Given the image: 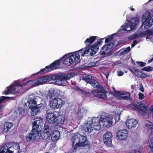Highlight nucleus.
I'll use <instances>...</instances> for the list:
<instances>
[{"label":"nucleus","instance_id":"46","mask_svg":"<svg viewBox=\"0 0 153 153\" xmlns=\"http://www.w3.org/2000/svg\"><path fill=\"white\" fill-rule=\"evenodd\" d=\"M140 73H141V74L140 75V74L139 76L141 78H145L149 76V75H147V74H145L144 73L140 72Z\"/></svg>","mask_w":153,"mask_h":153},{"label":"nucleus","instance_id":"19","mask_svg":"<svg viewBox=\"0 0 153 153\" xmlns=\"http://www.w3.org/2000/svg\"><path fill=\"white\" fill-rule=\"evenodd\" d=\"M51 80H52L51 76H45L39 78L36 83L37 85H38L42 83L49 82Z\"/></svg>","mask_w":153,"mask_h":153},{"label":"nucleus","instance_id":"16","mask_svg":"<svg viewBox=\"0 0 153 153\" xmlns=\"http://www.w3.org/2000/svg\"><path fill=\"white\" fill-rule=\"evenodd\" d=\"M128 133V131L126 129L119 131L117 133V137L120 140H123L127 138Z\"/></svg>","mask_w":153,"mask_h":153},{"label":"nucleus","instance_id":"3","mask_svg":"<svg viewBox=\"0 0 153 153\" xmlns=\"http://www.w3.org/2000/svg\"><path fill=\"white\" fill-rule=\"evenodd\" d=\"M72 141V147L74 150L79 147L84 146L88 143L86 137L78 133L74 134Z\"/></svg>","mask_w":153,"mask_h":153},{"label":"nucleus","instance_id":"55","mask_svg":"<svg viewBox=\"0 0 153 153\" xmlns=\"http://www.w3.org/2000/svg\"><path fill=\"white\" fill-rule=\"evenodd\" d=\"M15 148L16 150H17L19 153V151L20 146L19 144H16L15 146Z\"/></svg>","mask_w":153,"mask_h":153},{"label":"nucleus","instance_id":"43","mask_svg":"<svg viewBox=\"0 0 153 153\" xmlns=\"http://www.w3.org/2000/svg\"><path fill=\"white\" fill-rule=\"evenodd\" d=\"M122 91H117L114 90V95L116 96H118L120 97H121Z\"/></svg>","mask_w":153,"mask_h":153},{"label":"nucleus","instance_id":"6","mask_svg":"<svg viewBox=\"0 0 153 153\" xmlns=\"http://www.w3.org/2000/svg\"><path fill=\"white\" fill-rule=\"evenodd\" d=\"M130 106L134 110H137L138 112L141 115L145 114L148 116L149 114L146 112L147 108L144 106L143 104H140L139 103H137V104H134L131 105Z\"/></svg>","mask_w":153,"mask_h":153},{"label":"nucleus","instance_id":"5","mask_svg":"<svg viewBox=\"0 0 153 153\" xmlns=\"http://www.w3.org/2000/svg\"><path fill=\"white\" fill-rule=\"evenodd\" d=\"M113 39H105V42L108 43L105 45L101 48L100 53L101 55H108L114 45V42Z\"/></svg>","mask_w":153,"mask_h":153},{"label":"nucleus","instance_id":"54","mask_svg":"<svg viewBox=\"0 0 153 153\" xmlns=\"http://www.w3.org/2000/svg\"><path fill=\"white\" fill-rule=\"evenodd\" d=\"M138 95L139 98L140 99L142 100L144 98V95L142 93H139Z\"/></svg>","mask_w":153,"mask_h":153},{"label":"nucleus","instance_id":"60","mask_svg":"<svg viewBox=\"0 0 153 153\" xmlns=\"http://www.w3.org/2000/svg\"><path fill=\"white\" fill-rule=\"evenodd\" d=\"M123 43V42L121 41H119L118 43L115 46V47H116L120 45H121Z\"/></svg>","mask_w":153,"mask_h":153},{"label":"nucleus","instance_id":"22","mask_svg":"<svg viewBox=\"0 0 153 153\" xmlns=\"http://www.w3.org/2000/svg\"><path fill=\"white\" fill-rule=\"evenodd\" d=\"M93 128H94V127L92 126L91 122L89 120L85 126L84 129L86 132L90 133L92 131Z\"/></svg>","mask_w":153,"mask_h":153},{"label":"nucleus","instance_id":"12","mask_svg":"<svg viewBox=\"0 0 153 153\" xmlns=\"http://www.w3.org/2000/svg\"><path fill=\"white\" fill-rule=\"evenodd\" d=\"M39 135L38 131L32 129L31 133L28 134L26 136V140L27 142H30L31 141L35 140Z\"/></svg>","mask_w":153,"mask_h":153},{"label":"nucleus","instance_id":"18","mask_svg":"<svg viewBox=\"0 0 153 153\" xmlns=\"http://www.w3.org/2000/svg\"><path fill=\"white\" fill-rule=\"evenodd\" d=\"M87 111V110L84 107L79 108L76 113V116L79 119H81L85 116Z\"/></svg>","mask_w":153,"mask_h":153},{"label":"nucleus","instance_id":"47","mask_svg":"<svg viewBox=\"0 0 153 153\" xmlns=\"http://www.w3.org/2000/svg\"><path fill=\"white\" fill-rule=\"evenodd\" d=\"M120 115L118 113L116 114L114 116L115 120L116 121L118 122L120 120Z\"/></svg>","mask_w":153,"mask_h":153},{"label":"nucleus","instance_id":"48","mask_svg":"<svg viewBox=\"0 0 153 153\" xmlns=\"http://www.w3.org/2000/svg\"><path fill=\"white\" fill-rule=\"evenodd\" d=\"M146 35L150 36L153 34V31L148 30L146 32Z\"/></svg>","mask_w":153,"mask_h":153},{"label":"nucleus","instance_id":"40","mask_svg":"<svg viewBox=\"0 0 153 153\" xmlns=\"http://www.w3.org/2000/svg\"><path fill=\"white\" fill-rule=\"evenodd\" d=\"M98 62H91L89 63L88 66V68H91L97 65Z\"/></svg>","mask_w":153,"mask_h":153},{"label":"nucleus","instance_id":"2","mask_svg":"<svg viewBox=\"0 0 153 153\" xmlns=\"http://www.w3.org/2000/svg\"><path fill=\"white\" fill-rule=\"evenodd\" d=\"M139 22V20L138 18H133L127 22L126 25L121 26L117 33L108 35L103 38H117L118 37L124 35L126 31H129L134 30Z\"/></svg>","mask_w":153,"mask_h":153},{"label":"nucleus","instance_id":"33","mask_svg":"<svg viewBox=\"0 0 153 153\" xmlns=\"http://www.w3.org/2000/svg\"><path fill=\"white\" fill-rule=\"evenodd\" d=\"M51 68L49 66H47L44 68L41 69L40 72H43V73H45L51 71Z\"/></svg>","mask_w":153,"mask_h":153},{"label":"nucleus","instance_id":"44","mask_svg":"<svg viewBox=\"0 0 153 153\" xmlns=\"http://www.w3.org/2000/svg\"><path fill=\"white\" fill-rule=\"evenodd\" d=\"M38 103L37 104H36V105L35 107L36 108H37L38 109V110H39V111H40L41 108L43 106V105L42 103H40L39 101L38 102Z\"/></svg>","mask_w":153,"mask_h":153},{"label":"nucleus","instance_id":"28","mask_svg":"<svg viewBox=\"0 0 153 153\" xmlns=\"http://www.w3.org/2000/svg\"><path fill=\"white\" fill-rule=\"evenodd\" d=\"M130 94L129 93L122 91L121 97L123 100H127L130 97Z\"/></svg>","mask_w":153,"mask_h":153},{"label":"nucleus","instance_id":"1","mask_svg":"<svg viewBox=\"0 0 153 153\" xmlns=\"http://www.w3.org/2000/svg\"><path fill=\"white\" fill-rule=\"evenodd\" d=\"M102 43V40H100L97 43L91 46L90 47L87 46L85 48H82L79 51L75 52L68 54L65 55L62 58V60L63 61V63L68 66L71 65H76L80 61L81 55L84 56L85 54L90 52V55L92 56L96 54Z\"/></svg>","mask_w":153,"mask_h":153},{"label":"nucleus","instance_id":"57","mask_svg":"<svg viewBox=\"0 0 153 153\" xmlns=\"http://www.w3.org/2000/svg\"><path fill=\"white\" fill-rule=\"evenodd\" d=\"M123 72L121 71H117V75L118 76H120L123 75Z\"/></svg>","mask_w":153,"mask_h":153},{"label":"nucleus","instance_id":"63","mask_svg":"<svg viewBox=\"0 0 153 153\" xmlns=\"http://www.w3.org/2000/svg\"><path fill=\"white\" fill-rule=\"evenodd\" d=\"M130 9L132 11H133L134 10V9L132 8H130Z\"/></svg>","mask_w":153,"mask_h":153},{"label":"nucleus","instance_id":"34","mask_svg":"<svg viewBox=\"0 0 153 153\" xmlns=\"http://www.w3.org/2000/svg\"><path fill=\"white\" fill-rule=\"evenodd\" d=\"M92 76L91 75L86 76L84 78V79L87 82L90 83L92 80Z\"/></svg>","mask_w":153,"mask_h":153},{"label":"nucleus","instance_id":"39","mask_svg":"<svg viewBox=\"0 0 153 153\" xmlns=\"http://www.w3.org/2000/svg\"><path fill=\"white\" fill-rule=\"evenodd\" d=\"M153 68L152 67L148 66L142 68L141 70L147 71H150L153 70Z\"/></svg>","mask_w":153,"mask_h":153},{"label":"nucleus","instance_id":"30","mask_svg":"<svg viewBox=\"0 0 153 153\" xmlns=\"http://www.w3.org/2000/svg\"><path fill=\"white\" fill-rule=\"evenodd\" d=\"M60 61H56L53 63L51 64L50 66L51 68V70L53 68H56L60 64Z\"/></svg>","mask_w":153,"mask_h":153},{"label":"nucleus","instance_id":"25","mask_svg":"<svg viewBox=\"0 0 153 153\" xmlns=\"http://www.w3.org/2000/svg\"><path fill=\"white\" fill-rule=\"evenodd\" d=\"M51 132L50 131H46L45 130H44L42 135V138L44 140L47 139L51 136Z\"/></svg>","mask_w":153,"mask_h":153},{"label":"nucleus","instance_id":"38","mask_svg":"<svg viewBox=\"0 0 153 153\" xmlns=\"http://www.w3.org/2000/svg\"><path fill=\"white\" fill-rule=\"evenodd\" d=\"M36 83V82H34V81L33 80H30L27 82L25 84V85H27L30 87L34 85H37Z\"/></svg>","mask_w":153,"mask_h":153},{"label":"nucleus","instance_id":"52","mask_svg":"<svg viewBox=\"0 0 153 153\" xmlns=\"http://www.w3.org/2000/svg\"><path fill=\"white\" fill-rule=\"evenodd\" d=\"M136 63L139 65L141 67L144 66L146 65L145 62H136Z\"/></svg>","mask_w":153,"mask_h":153},{"label":"nucleus","instance_id":"24","mask_svg":"<svg viewBox=\"0 0 153 153\" xmlns=\"http://www.w3.org/2000/svg\"><path fill=\"white\" fill-rule=\"evenodd\" d=\"M149 143L150 150L153 152V133H150L149 135Z\"/></svg>","mask_w":153,"mask_h":153},{"label":"nucleus","instance_id":"13","mask_svg":"<svg viewBox=\"0 0 153 153\" xmlns=\"http://www.w3.org/2000/svg\"><path fill=\"white\" fill-rule=\"evenodd\" d=\"M46 119L48 123L53 124L57 120V116L55 114L53 111H49L47 112L46 115Z\"/></svg>","mask_w":153,"mask_h":153},{"label":"nucleus","instance_id":"15","mask_svg":"<svg viewBox=\"0 0 153 153\" xmlns=\"http://www.w3.org/2000/svg\"><path fill=\"white\" fill-rule=\"evenodd\" d=\"M138 123V121L134 119H128L126 122V125L129 129H133L135 128Z\"/></svg>","mask_w":153,"mask_h":153},{"label":"nucleus","instance_id":"20","mask_svg":"<svg viewBox=\"0 0 153 153\" xmlns=\"http://www.w3.org/2000/svg\"><path fill=\"white\" fill-rule=\"evenodd\" d=\"M13 124L10 122H6L5 123L4 125L3 131L4 132H7L10 131L13 127Z\"/></svg>","mask_w":153,"mask_h":153},{"label":"nucleus","instance_id":"49","mask_svg":"<svg viewBox=\"0 0 153 153\" xmlns=\"http://www.w3.org/2000/svg\"><path fill=\"white\" fill-rule=\"evenodd\" d=\"M16 85L17 86H19L21 87V88H22L23 86H25V85L24 84L22 85L21 84H20L19 82L18 81H16L14 82Z\"/></svg>","mask_w":153,"mask_h":153},{"label":"nucleus","instance_id":"31","mask_svg":"<svg viewBox=\"0 0 153 153\" xmlns=\"http://www.w3.org/2000/svg\"><path fill=\"white\" fill-rule=\"evenodd\" d=\"M146 127L149 129H153V124L151 122L146 120L145 122Z\"/></svg>","mask_w":153,"mask_h":153},{"label":"nucleus","instance_id":"51","mask_svg":"<svg viewBox=\"0 0 153 153\" xmlns=\"http://www.w3.org/2000/svg\"><path fill=\"white\" fill-rule=\"evenodd\" d=\"M152 25L149 22H146L145 24V27L146 28H148Z\"/></svg>","mask_w":153,"mask_h":153},{"label":"nucleus","instance_id":"58","mask_svg":"<svg viewBox=\"0 0 153 153\" xmlns=\"http://www.w3.org/2000/svg\"><path fill=\"white\" fill-rule=\"evenodd\" d=\"M128 153H141L140 152L137 150H133L130 152H129Z\"/></svg>","mask_w":153,"mask_h":153},{"label":"nucleus","instance_id":"14","mask_svg":"<svg viewBox=\"0 0 153 153\" xmlns=\"http://www.w3.org/2000/svg\"><path fill=\"white\" fill-rule=\"evenodd\" d=\"M112 136L111 134L109 132H106L104 135L103 140L106 146H109L111 144Z\"/></svg>","mask_w":153,"mask_h":153},{"label":"nucleus","instance_id":"10","mask_svg":"<svg viewBox=\"0 0 153 153\" xmlns=\"http://www.w3.org/2000/svg\"><path fill=\"white\" fill-rule=\"evenodd\" d=\"M91 122L92 126L94 127V129L97 130L100 129L101 125L100 124L101 122V117H94L89 120Z\"/></svg>","mask_w":153,"mask_h":153},{"label":"nucleus","instance_id":"32","mask_svg":"<svg viewBox=\"0 0 153 153\" xmlns=\"http://www.w3.org/2000/svg\"><path fill=\"white\" fill-rule=\"evenodd\" d=\"M131 50V48L128 47L127 48L123 49L122 50L120 53L121 54L124 55L128 53Z\"/></svg>","mask_w":153,"mask_h":153},{"label":"nucleus","instance_id":"7","mask_svg":"<svg viewBox=\"0 0 153 153\" xmlns=\"http://www.w3.org/2000/svg\"><path fill=\"white\" fill-rule=\"evenodd\" d=\"M52 80H56L54 82V84L62 85H64V81L66 80L65 74H59L58 75H51Z\"/></svg>","mask_w":153,"mask_h":153},{"label":"nucleus","instance_id":"4","mask_svg":"<svg viewBox=\"0 0 153 153\" xmlns=\"http://www.w3.org/2000/svg\"><path fill=\"white\" fill-rule=\"evenodd\" d=\"M90 84L94 88L98 89L97 90L94 91L93 92V94L95 96L105 100L107 99L105 94V91L103 87L100 86L98 82L93 79Z\"/></svg>","mask_w":153,"mask_h":153},{"label":"nucleus","instance_id":"50","mask_svg":"<svg viewBox=\"0 0 153 153\" xmlns=\"http://www.w3.org/2000/svg\"><path fill=\"white\" fill-rule=\"evenodd\" d=\"M61 120L59 121V123L61 125H62L64 124V122L65 118L64 117H62L61 118Z\"/></svg>","mask_w":153,"mask_h":153},{"label":"nucleus","instance_id":"64","mask_svg":"<svg viewBox=\"0 0 153 153\" xmlns=\"http://www.w3.org/2000/svg\"><path fill=\"white\" fill-rule=\"evenodd\" d=\"M128 38H136V37H128Z\"/></svg>","mask_w":153,"mask_h":153},{"label":"nucleus","instance_id":"27","mask_svg":"<svg viewBox=\"0 0 153 153\" xmlns=\"http://www.w3.org/2000/svg\"><path fill=\"white\" fill-rule=\"evenodd\" d=\"M31 109V114L32 116H35L40 111L35 106L32 107Z\"/></svg>","mask_w":153,"mask_h":153},{"label":"nucleus","instance_id":"9","mask_svg":"<svg viewBox=\"0 0 153 153\" xmlns=\"http://www.w3.org/2000/svg\"><path fill=\"white\" fill-rule=\"evenodd\" d=\"M62 99L58 98L54 99L49 101L50 106L53 109L61 108L62 107Z\"/></svg>","mask_w":153,"mask_h":153},{"label":"nucleus","instance_id":"35","mask_svg":"<svg viewBox=\"0 0 153 153\" xmlns=\"http://www.w3.org/2000/svg\"><path fill=\"white\" fill-rule=\"evenodd\" d=\"M131 71L133 74H134L135 76H139L140 75V73L141 72L137 70L134 68L130 69Z\"/></svg>","mask_w":153,"mask_h":153},{"label":"nucleus","instance_id":"53","mask_svg":"<svg viewBox=\"0 0 153 153\" xmlns=\"http://www.w3.org/2000/svg\"><path fill=\"white\" fill-rule=\"evenodd\" d=\"M140 42V41H137L136 40H134L133 42V44L131 45V47L133 48L134 47L136 44H137L138 43Z\"/></svg>","mask_w":153,"mask_h":153},{"label":"nucleus","instance_id":"36","mask_svg":"<svg viewBox=\"0 0 153 153\" xmlns=\"http://www.w3.org/2000/svg\"><path fill=\"white\" fill-rule=\"evenodd\" d=\"M75 75L74 73H69L67 74H65L66 80L70 79Z\"/></svg>","mask_w":153,"mask_h":153},{"label":"nucleus","instance_id":"62","mask_svg":"<svg viewBox=\"0 0 153 153\" xmlns=\"http://www.w3.org/2000/svg\"><path fill=\"white\" fill-rule=\"evenodd\" d=\"M153 60V58L151 60H149V62H151Z\"/></svg>","mask_w":153,"mask_h":153},{"label":"nucleus","instance_id":"8","mask_svg":"<svg viewBox=\"0 0 153 153\" xmlns=\"http://www.w3.org/2000/svg\"><path fill=\"white\" fill-rule=\"evenodd\" d=\"M101 118L100 124L101 126L108 128L112 125L113 123L112 117H106L104 115L102 114L101 116Z\"/></svg>","mask_w":153,"mask_h":153},{"label":"nucleus","instance_id":"59","mask_svg":"<svg viewBox=\"0 0 153 153\" xmlns=\"http://www.w3.org/2000/svg\"><path fill=\"white\" fill-rule=\"evenodd\" d=\"M140 90L143 92H144V89L142 85L140 86Z\"/></svg>","mask_w":153,"mask_h":153},{"label":"nucleus","instance_id":"45","mask_svg":"<svg viewBox=\"0 0 153 153\" xmlns=\"http://www.w3.org/2000/svg\"><path fill=\"white\" fill-rule=\"evenodd\" d=\"M8 97H5L4 96H1L0 97V103L2 102L3 101L5 100V99L9 98ZM2 107V106L1 105H0V110L1 109V108Z\"/></svg>","mask_w":153,"mask_h":153},{"label":"nucleus","instance_id":"23","mask_svg":"<svg viewBox=\"0 0 153 153\" xmlns=\"http://www.w3.org/2000/svg\"><path fill=\"white\" fill-rule=\"evenodd\" d=\"M60 133L58 131H56L53 133L51 137L52 140L53 141H55L58 140L59 137Z\"/></svg>","mask_w":153,"mask_h":153},{"label":"nucleus","instance_id":"41","mask_svg":"<svg viewBox=\"0 0 153 153\" xmlns=\"http://www.w3.org/2000/svg\"><path fill=\"white\" fill-rule=\"evenodd\" d=\"M19 114L20 115H23L25 113V111L24 109L22 108H19L18 109Z\"/></svg>","mask_w":153,"mask_h":153},{"label":"nucleus","instance_id":"26","mask_svg":"<svg viewBox=\"0 0 153 153\" xmlns=\"http://www.w3.org/2000/svg\"><path fill=\"white\" fill-rule=\"evenodd\" d=\"M0 153H13V151H10L8 147L4 146L1 148L0 151Z\"/></svg>","mask_w":153,"mask_h":153},{"label":"nucleus","instance_id":"11","mask_svg":"<svg viewBox=\"0 0 153 153\" xmlns=\"http://www.w3.org/2000/svg\"><path fill=\"white\" fill-rule=\"evenodd\" d=\"M34 121L33 122L32 129L38 131V129L41 128L43 125V120L41 118H38L34 119Z\"/></svg>","mask_w":153,"mask_h":153},{"label":"nucleus","instance_id":"61","mask_svg":"<svg viewBox=\"0 0 153 153\" xmlns=\"http://www.w3.org/2000/svg\"><path fill=\"white\" fill-rule=\"evenodd\" d=\"M98 38L99 37L97 36H92L89 37L88 38Z\"/></svg>","mask_w":153,"mask_h":153},{"label":"nucleus","instance_id":"21","mask_svg":"<svg viewBox=\"0 0 153 153\" xmlns=\"http://www.w3.org/2000/svg\"><path fill=\"white\" fill-rule=\"evenodd\" d=\"M15 84H13L7 88V90L3 92V94L4 93L5 95H7L9 94H13L16 90L15 87L14 86Z\"/></svg>","mask_w":153,"mask_h":153},{"label":"nucleus","instance_id":"56","mask_svg":"<svg viewBox=\"0 0 153 153\" xmlns=\"http://www.w3.org/2000/svg\"><path fill=\"white\" fill-rule=\"evenodd\" d=\"M44 130H45L46 131H50L49 130V126L48 125H45L44 126Z\"/></svg>","mask_w":153,"mask_h":153},{"label":"nucleus","instance_id":"17","mask_svg":"<svg viewBox=\"0 0 153 153\" xmlns=\"http://www.w3.org/2000/svg\"><path fill=\"white\" fill-rule=\"evenodd\" d=\"M41 99L39 97L30 98L27 101L29 107L30 108H31L32 107H33L32 105H36L38 103V101H41Z\"/></svg>","mask_w":153,"mask_h":153},{"label":"nucleus","instance_id":"29","mask_svg":"<svg viewBox=\"0 0 153 153\" xmlns=\"http://www.w3.org/2000/svg\"><path fill=\"white\" fill-rule=\"evenodd\" d=\"M47 97V99L49 100V102L52 100L56 98L55 97L54 93L52 92H49L48 94Z\"/></svg>","mask_w":153,"mask_h":153},{"label":"nucleus","instance_id":"37","mask_svg":"<svg viewBox=\"0 0 153 153\" xmlns=\"http://www.w3.org/2000/svg\"><path fill=\"white\" fill-rule=\"evenodd\" d=\"M95 39H87L85 42L86 45H90L94 41Z\"/></svg>","mask_w":153,"mask_h":153},{"label":"nucleus","instance_id":"42","mask_svg":"<svg viewBox=\"0 0 153 153\" xmlns=\"http://www.w3.org/2000/svg\"><path fill=\"white\" fill-rule=\"evenodd\" d=\"M55 93V97H59L61 96V91L59 89H56V90H55L54 92Z\"/></svg>","mask_w":153,"mask_h":153}]
</instances>
